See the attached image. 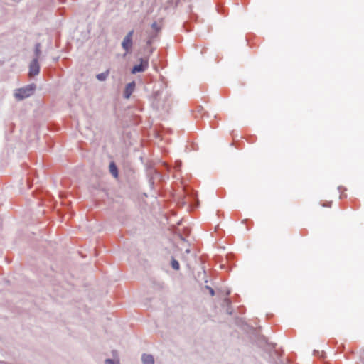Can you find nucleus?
I'll list each match as a JSON object with an SVG mask.
<instances>
[{
  "mask_svg": "<svg viewBox=\"0 0 364 364\" xmlns=\"http://www.w3.org/2000/svg\"><path fill=\"white\" fill-rule=\"evenodd\" d=\"M109 70H106L104 73H101L100 74H97L96 75V77L100 81H105L107 78V77L109 75Z\"/></svg>",
  "mask_w": 364,
  "mask_h": 364,
  "instance_id": "obj_11",
  "label": "nucleus"
},
{
  "mask_svg": "<svg viewBox=\"0 0 364 364\" xmlns=\"http://www.w3.org/2000/svg\"><path fill=\"white\" fill-rule=\"evenodd\" d=\"M133 34L134 31H130L124 38L123 41L122 43V47L125 50L126 53H129L131 52L132 47L133 45Z\"/></svg>",
  "mask_w": 364,
  "mask_h": 364,
  "instance_id": "obj_3",
  "label": "nucleus"
},
{
  "mask_svg": "<svg viewBox=\"0 0 364 364\" xmlns=\"http://www.w3.org/2000/svg\"><path fill=\"white\" fill-rule=\"evenodd\" d=\"M143 364H154V357L150 354L144 353L141 356Z\"/></svg>",
  "mask_w": 364,
  "mask_h": 364,
  "instance_id": "obj_7",
  "label": "nucleus"
},
{
  "mask_svg": "<svg viewBox=\"0 0 364 364\" xmlns=\"http://www.w3.org/2000/svg\"><path fill=\"white\" fill-rule=\"evenodd\" d=\"M109 172L114 177V178H117L118 177V168L115 164L114 162H111L109 164Z\"/></svg>",
  "mask_w": 364,
  "mask_h": 364,
  "instance_id": "obj_9",
  "label": "nucleus"
},
{
  "mask_svg": "<svg viewBox=\"0 0 364 364\" xmlns=\"http://www.w3.org/2000/svg\"><path fill=\"white\" fill-rule=\"evenodd\" d=\"M171 267L175 269V270H178L180 269V265H179V263L177 260H176L175 259H172L171 260Z\"/></svg>",
  "mask_w": 364,
  "mask_h": 364,
  "instance_id": "obj_12",
  "label": "nucleus"
},
{
  "mask_svg": "<svg viewBox=\"0 0 364 364\" xmlns=\"http://www.w3.org/2000/svg\"><path fill=\"white\" fill-rule=\"evenodd\" d=\"M205 288L208 289L209 290V292L211 296H214L215 295V291L213 290V288H211L209 286H205Z\"/></svg>",
  "mask_w": 364,
  "mask_h": 364,
  "instance_id": "obj_14",
  "label": "nucleus"
},
{
  "mask_svg": "<svg viewBox=\"0 0 364 364\" xmlns=\"http://www.w3.org/2000/svg\"><path fill=\"white\" fill-rule=\"evenodd\" d=\"M135 86H136V84H135V82H134V81L128 83L126 85L124 91V94H123L124 98L129 99L131 95L132 94V92H134V90L135 89Z\"/></svg>",
  "mask_w": 364,
  "mask_h": 364,
  "instance_id": "obj_6",
  "label": "nucleus"
},
{
  "mask_svg": "<svg viewBox=\"0 0 364 364\" xmlns=\"http://www.w3.org/2000/svg\"><path fill=\"white\" fill-rule=\"evenodd\" d=\"M151 27L156 31L159 29L158 27V24L156 22L152 23Z\"/></svg>",
  "mask_w": 364,
  "mask_h": 364,
  "instance_id": "obj_15",
  "label": "nucleus"
},
{
  "mask_svg": "<svg viewBox=\"0 0 364 364\" xmlns=\"http://www.w3.org/2000/svg\"><path fill=\"white\" fill-rule=\"evenodd\" d=\"M105 364H119V360H114L112 359H106L105 361Z\"/></svg>",
  "mask_w": 364,
  "mask_h": 364,
  "instance_id": "obj_13",
  "label": "nucleus"
},
{
  "mask_svg": "<svg viewBox=\"0 0 364 364\" xmlns=\"http://www.w3.org/2000/svg\"><path fill=\"white\" fill-rule=\"evenodd\" d=\"M41 43H37L35 45V50H34L35 58H37L38 61V59H39L40 55L41 54Z\"/></svg>",
  "mask_w": 364,
  "mask_h": 364,
  "instance_id": "obj_10",
  "label": "nucleus"
},
{
  "mask_svg": "<svg viewBox=\"0 0 364 364\" xmlns=\"http://www.w3.org/2000/svg\"><path fill=\"white\" fill-rule=\"evenodd\" d=\"M36 85L33 83L23 87L16 90L15 97L18 100H22L26 97L31 96L36 90Z\"/></svg>",
  "mask_w": 364,
  "mask_h": 364,
  "instance_id": "obj_2",
  "label": "nucleus"
},
{
  "mask_svg": "<svg viewBox=\"0 0 364 364\" xmlns=\"http://www.w3.org/2000/svg\"><path fill=\"white\" fill-rule=\"evenodd\" d=\"M140 63L139 65H134L132 69V73L136 74L137 73H142L146 70L149 65L148 59L140 58Z\"/></svg>",
  "mask_w": 364,
  "mask_h": 364,
  "instance_id": "obj_4",
  "label": "nucleus"
},
{
  "mask_svg": "<svg viewBox=\"0 0 364 364\" xmlns=\"http://www.w3.org/2000/svg\"><path fill=\"white\" fill-rule=\"evenodd\" d=\"M40 72V65L37 58H33L29 65V77H33L37 75Z\"/></svg>",
  "mask_w": 364,
  "mask_h": 364,
  "instance_id": "obj_5",
  "label": "nucleus"
},
{
  "mask_svg": "<svg viewBox=\"0 0 364 364\" xmlns=\"http://www.w3.org/2000/svg\"><path fill=\"white\" fill-rule=\"evenodd\" d=\"M223 306L224 307H226V312L227 314L231 315L232 314V306H231V301L229 298H225L224 299L223 301Z\"/></svg>",
  "mask_w": 364,
  "mask_h": 364,
  "instance_id": "obj_8",
  "label": "nucleus"
},
{
  "mask_svg": "<svg viewBox=\"0 0 364 364\" xmlns=\"http://www.w3.org/2000/svg\"><path fill=\"white\" fill-rule=\"evenodd\" d=\"M168 95L164 91H156L152 96V106L158 111H167L169 108Z\"/></svg>",
  "mask_w": 364,
  "mask_h": 364,
  "instance_id": "obj_1",
  "label": "nucleus"
}]
</instances>
